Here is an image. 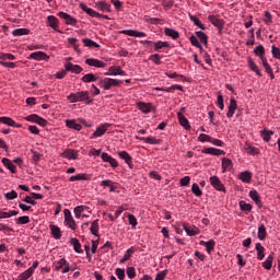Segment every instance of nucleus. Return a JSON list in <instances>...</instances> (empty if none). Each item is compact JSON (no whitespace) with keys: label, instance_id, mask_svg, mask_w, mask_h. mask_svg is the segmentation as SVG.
<instances>
[{"label":"nucleus","instance_id":"nucleus-47","mask_svg":"<svg viewBox=\"0 0 280 280\" xmlns=\"http://www.w3.org/2000/svg\"><path fill=\"white\" fill-rule=\"evenodd\" d=\"M189 19L191 22H194V25H196V27H199V30H206L205 24L200 22V19H198V16L189 14Z\"/></svg>","mask_w":280,"mask_h":280},{"label":"nucleus","instance_id":"nucleus-8","mask_svg":"<svg viewBox=\"0 0 280 280\" xmlns=\"http://www.w3.org/2000/svg\"><path fill=\"white\" fill-rule=\"evenodd\" d=\"M202 154H210L211 156H224L226 152L222 149H215V148H205L201 150Z\"/></svg>","mask_w":280,"mask_h":280},{"label":"nucleus","instance_id":"nucleus-3","mask_svg":"<svg viewBox=\"0 0 280 280\" xmlns=\"http://www.w3.org/2000/svg\"><path fill=\"white\" fill-rule=\"evenodd\" d=\"M63 224L71 231H77L78 230V223H75V219H73V214H71V210L65 209L63 210Z\"/></svg>","mask_w":280,"mask_h":280},{"label":"nucleus","instance_id":"nucleus-38","mask_svg":"<svg viewBox=\"0 0 280 280\" xmlns=\"http://www.w3.org/2000/svg\"><path fill=\"white\" fill-rule=\"evenodd\" d=\"M81 80L85 83L89 84L91 82H97L98 78L94 73H88L81 78Z\"/></svg>","mask_w":280,"mask_h":280},{"label":"nucleus","instance_id":"nucleus-52","mask_svg":"<svg viewBox=\"0 0 280 280\" xmlns=\"http://www.w3.org/2000/svg\"><path fill=\"white\" fill-rule=\"evenodd\" d=\"M261 135H262L264 141H266V143H268V142H270V139L272 138V135H275V132H272L271 130L264 129L261 131Z\"/></svg>","mask_w":280,"mask_h":280},{"label":"nucleus","instance_id":"nucleus-60","mask_svg":"<svg viewBox=\"0 0 280 280\" xmlns=\"http://www.w3.org/2000/svg\"><path fill=\"white\" fill-rule=\"evenodd\" d=\"M115 273H116V277H117L119 280L126 279V270H125V269L117 268Z\"/></svg>","mask_w":280,"mask_h":280},{"label":"nucleus","instance_id":"nucleus-1","mask_svg":"<svg viewBox=\"0 0 280 280\" xmlns=\"http://www.w3.org/2000/svg\"><path fill=\"white\" fill-rule=\"evenodd\" d=\"M122 84V80L113 78H104L98 81V86L103 91H110V89H117V86H121Z\"/></svg>","mask_w":280,"mask_h":280},{"label":"nucleus","instance_id":"nucleus-36","mask_svg":"<svg viewBox=\"0 0 280 280\" xmlns=\"http://www.w3.org/2000/svg\"><path fill=\"white\" fill-rule=\"evenodd\" d=\"M164 34L165 36H170L171 38H173V40H176V38L180 37V34L174 28H165Z\"/></svg>","mask_w":280,"mask_h":280},{"label":"nucleus","instance_id":"nucleus-12","mask_svg":"<svg viewBox=\"0 0 280 280\" xmlns=\"http://www.w3.org/2000/svg\"><path fill=\"white\" fill-rule=\"evenodd\" d=\"M28 60H49V55H47L45 51H34L28 56Z\"/></svg>","mask_w":280,"mask_h":280},{"label":"nucleus","instance_id":"nucleus-30","mask_svg":"<svg viewBox=\"0 0 280 280\" xmlns=\"http://www.w3.org/2000/svg\"><path fill=\"white\" fill-rule=\"evenodd\" d=\"M67 128H71L72 130L80 131L82 130V125L78 124L75 119H67L66 120Z\"/></svg>","mask_w":280,"mask_h":280},{"label":"nucleus","instance_id":"nucleus-61","mask_svg":"<svg viewBox=\"0 0 280 280\" xmlns=\"http://www.w3.org/2000/svg\"><path fill=\"white\" fill-rule=\"evenodd\" d=\"M127 277L129 279H135V277H137V270H135V267L127 268Z\"/></svg>","mask_w":280,"mask_h":280},{"label":"nucleus","instance_id":"nucleus-55","mask_svg":"<svg viewBox=\"0 0 280 280\" xmlns=\"http://www.w3.org/2000/svg\"><path fill=\"white\" fill-rule=\"evenodd\" d=\"M190 43L194 47H197L198 49L202 50V45L200 44V40H198V37L190 36Z\"/></svg>","mask_w":280,"mask_h":280},{"label":"nucleus","instance_id":"nucleus-45","mask_svg":"<svg viewBox=\"0 0 280 280\" xmlns=\"http://www.w3.org/2000/svg\"><path fill=\"white\" fill-rule=\"evenodd\" d=\"M13 215H19V211L10 210L9 212H3L0 210V220H5L8 218H13Z\"/></svg>","mask_w":280,"mask_h":280},{"label":"nucleus","instance_id":"nucleus-46","mask_svg":"<svg viewBox=\"0 0 280 280\" xmlns=\"http://www.w3.org/2000/svg\"><path fill=\"white\" fill-rule=\"evenodd\" d=\"M135 253V247H130L129 249L126 250L124 257L120 259V264H126V261H128V259H130V257H132Z\"/></svg>","mask_w":280,"mask_h":280},{"label":"nucleus","instance_id":"nucleus-31","mask_svg":"<svg viewBox=\"0 0 280 280\" xmlns=\"http://www.w3.org/2000/svg\"><path fill=\"white\" fill-rule=\"evenodd\" d=\"M200 245L206 246V250L209 255H211V252L213 250V248H215V242L213 240H210L208 242L201 241Z\"/></svg>","mask_w":280,"mask_h":280},{"label":"nucleus","instance_id":"nucleus-57","mask_svg":"<svg viewBox=\"0 0 280 280\" xmlns=\"http://www.w3.org/2000/svg\"><path fill=\"white\" fill-rule=\"evenodd\" d=\"M198 140L201 141V143H211V136L207 135V133H201L199 137H198Z\"/></svg>","mask_w":280,"mask_h":280},{"label":"nucleus","instance_id":"nucleus-42","mask_svg":"<svg viewBox=\"0 0 280 280\" xmlns=\"http://www.w3.org/2000/svg\"><path fill=\"white\" fill-rule=\"evenodd\" d=\"M90 231L92 235H95L97 237L100 233V220H94L91 224Z\"/></svg>","mask_w":280,"mask_h":280},{"label":"nucleus","instance_id":"nucleus-51","mask_svg":"<svg viewBox=\"0 0 280 280\" xmlns=\"http://www.w3.org/2000/svg\"><path fill=\"white\" fill-rule=\"evenodd\" d=\"M268 233L266 232V225H260L258 228V240H260L261 242H264V240H266V235Z\"/></svg>","mask_w":280,"mask_h":280},{"label":"nucleus","instance_id":"nucleus-33","mask_svg":"<svg viewBox=\"0 0 280 280\" xmlns=\"http://www.w3.org/2000/svg\"><path fill=\"white\" fill-rule=\"evenodd\" d=\"M47 23L48 27H51L52 30H58V18H56L55 15H48Z\"/></svg>","mask_w":280,"mask_h":280},{"label":"nucleus","instance_id":"nucleus-16","mask_svg":"<svg viewBox=\"0 0 280 280\" xmlns=\"http://www.w3.org/2000/svg\"><path fill=\"white\" fill-rule=\"evenodd\" d=\"M62 159H68V161H75L78 159V151L73 149H67L61 153Z\"/></svg>","mask_w":280,"mask_h":280},{"label":"nucleus","instance_id":"nucleus-2","mask_svg":"<svg viewBox=\"0 0 280 280\" xmlns=\"http://www.w3.org/2000/svg\"><path fill=\"white\" fill-rule=\"evenodd\" d=\"M70 104H75L77 102H85V104H92L93 98L89 96V91H80L77 93H71L68 95Z\"/></svg>","mask_w":280,"mask_h":280},{"label":"nucleus","instance_id":"nucleus-44","mask_svg":"<svg viewBox=\"0 0 280 280\" xmlns=\"http://www.w3.org/2000/svg\"><path fill=\"white\" fill-rule=\"evenodd\" d=\"M83 45L85 47H90L91 49H98L100 44H97L96 42L92 40L91 38H84L83 39Z\"/></svg>","mask_w":280,"mask_h":280},{"label":"nucleus","instance_id":"nucleus-53","mask_svg":"<svg viewBox=\"0 0 280 280\" xmlns=\"http://www.w3.org/2000/svg\"><path fill=\"white\" fill-rule=\"evenodd\" d=\"M191 191L194 196H196L197 198H200V196H202V189H200V186H198V184L196 183L192 184Z\"/></svg>","mask_w":280,"mask_h":280},{"label":"nucleus","instance_id":"nucleus-35","mask_svg":"<svg viewBox=\"0 0 280 280\" xmlns=\"http://www.w3.org/2000/svg\"><path fill=\"white\" fill-rule=\"evenodd\" d=\"M86 209H89V207L86 206H78L74 208L73 211L77 220H82V214L84 213V211H86Z\"/></svg>","mask_w":280,"mask_h":280},{"label":"nucleus","instance_id":"nucleus-14","mask_svg":"<svg viewBox=\"0 0 280 280\" xmlns=\"http://www.w3.org/2000/svg\"><path fill=\"white\" fill-rule=\"evenodd\" d=\"M0 124H4V126H10L11 128H23V125L16 124L14 119L5 116L0 117Z\"/></svg>","mask_w":280,"mask_h":280},{"label":"nucleus","instance_id":"nucleus-39","mask_svg":"<svg viewBox=\"0 0 280 280\" xmlns=\"http://www.w3.org/2000/svg\"><path fill=\"white\" fill-rule=\"evenodd\" d=\"M70 244L73 246L74 253H82V244H80L78 238H70Z\"/></svg>","mask_w":280,"mask_h":280},{"label":"nucleus","instance_id":"nucleus-26","mask_svg":"<svg viewBox=\"0 0 280 280\" xmlns=\"http://www.w3.org/2000/svg\"><path fill=\"white\" fill-rule=\"evenodd\" d=\"M248 67L250 71H253L254 73H256V75H258V78H261V75H264L261 73V70H259V67L257 66V63H255V61L253 60V58H248Z\"/></svg>","mask_w":280,"mask_h":280},{"label":"nucleus","instance_id":"nucleus-22","mask_svg":"<svg viewBox=\"0 0 280 280\" xmlns=\"http://www.w3.org/2000/svg\"><path fill=\"white\" fill-rule=\"evenodd\" d=\"M66 71H70L71 73H75L77 75L80 74L83 69L79 65H73L71 62H68L65 65Z\"/></svg>","mask_w":280,"mask_h":280},{"label":"nucleus","instance_id":"nucleus-32","mask_svg":"<svg viewBox=\"0 0 280 280\" xmlns=\"http://www.w3.org/2000/svg\"><path fill=\"white\" fill-rule=\"evenodd\" d=\"M273 261H275V254H270L267 257L266 261L262 262V268H265V270H271Z\"/></svg>","mask_w":280,"mask_h":280},{"label":"nucleus","instance_id":"nucleus-13","mask_svg":"<svg viewBox=\"0 0 280 280\" xmlns=\"http://www.w3.org/2000/svg\"><path fill=\"white\" fill-rule=\"evenodd\" d=\"M120 34H125V36H132L133 38H145L144 32H139L136 30H122Z\"/></svg>","mask_w":280,"mask_h":280},{"label":"nucleus","instance_id":"nucleus-15","mask_svg":"<svg viewBox=\"0 0 280 280\" xmlns=\"http://www.w3.org/2000/svg\"><path fill=\"white\" fill-rule=\"evenodd\" d=\"M80 8H81V10H83V12H86L89 14V16H92V19H102V14H100L97 11L89 8L85 3H81Z\"/></svg>","mask_w":280,"mask_h":280},{"label":"nucleus","instance_id":"nucleus-7","mask_svg":"<svg viewBox=\"0 0 280 280\" xmlns=\"http://www.w3.org/2000/svg\"><path fill=\"white\" fill-rule=\"evenodd\" d=\"M104 75H122L126 77L127 73L121 69L120 66H110L107 70V72L104 73Z\"/></svg>","mask_w":280,"mask_h":280},{"label":"nucleus","instance_id":"nucleus-56","mask_svg":"<svg viewBox=\"0 0 280 280\" xmlns=\"http://www.w3.org/2000/svg\"><path fill=\"white\" fill-rule=\"evenodd\" d=\"M254 54H256V56H259V58H261L264 54H266V49L264 48L262 45H259L254 49Z\"/></svg>","mask_w":280,"mask_h":280},{"label":"nucleus","instance_id":"nucleus-19","mask_svg":"<svg viewBox=\"0 0 280 280\" xmlns=\"http://www.w3.org/2000/svg\"><path fill=\"white\" fill-rule=\"evenodd\" d=\"M118 156L125 161L126 165H128L130 170H132V156H130L126 151L118 152Z\"/></svg>","mask_w":280,"mask_h":280},{"label":"nucleus","instance_id":"nucleus-17","mask_svg":"<svg viewBox=\"0 0 280 280\" xmlns=\"http://www.w3.org/2000/svg\"><path fill=\"white\" fill-rule=\"evenodd\" d=\"M235 110H237V101L232 97L230 98V105H229V110L226 113V117L231 119L235 115Z\"/></svg>","mask_w":280,"mask_h":280},{"label":"nucleus","instance_id":"nucleus-37","mask_svg":"<svg viewBox=\"0 0 280 280\" xmlns=\"http://www.w3.org/2000/svg\"><path fill=\"white\" fill-rule=\"evenodd\" d=\"M184 231L189 237H194V235H198L200 233V230L198 228H191L188 225H184Z\"/></svg>","mask_w":280,"mask_h":280},{"label":"nucleus","instance_id":"nucleus-54","mask_svg":"<svg viewBox=\"0 0 280 280\" xmlns=\"http://www.w3.org/2000/svg\"><path fill=\"white\" fill-rule=\"evenodd\" d=\"M32 275H34V272L27 269L18 277V280H27L30 277H32Z\"/></svg>","mask_w":280,"mask_h":280},{"label":"nucleus","instance_id":"nucleus-10","mask_svg":"<svg viewBox=\"0 0 280 280\" xmlns=\"http://www.w3.org/2000/svg\"><path fill=\"white\" fill-rule=\"evenodd\" d=\"M85 65L89 67H95L96 69H104L106 67V62L95 58L86 59Z\"/></svg>","mask_w":280,"mask_h":280},{"label":"nucleus","instance_id":"nucleus-9","mask_svg":"<svg viewBox=\"0 0 280 280\" xmlns=\"http://www.w3.org/2000/svg\"><path fill=\"white\" fill-rule=\"evenodd\" d=\"M208 20L214 27H218L219 32H222V30H224V20H220L217 15L213 14H210L208 16Z\"/></svg>","mask_w":280,"mask_h":280},{"label":"nucleus","instance_id":"nucleus-62","mask_svg":"<svg viewBox=\"0 0 280 280\" xmlns=\"http://www.w3.org/2000/svg\"><path fill=\"white\" fill-rule=\"evenodd\" d=\"M67 266V259L61 258L56 265H55V270H60L61 268H65Z\"/></svg>","mask_w":280,"mask_h":280},{"label":"nucleus","instance_id":"nucleus-25","mask_svg":"<svg viewBox=\"0 0 280 280\" xmlns=\"http://www.w3.org/2000/svg\"><path fill=\"white\" fill-rule=\"evenodd\" d=\"M2 164L4 165V167H7V170L11 172V174H16V165H14V163H12L10 159L3 158Z\"/></svg>","mask_w":280,"mask_h":280},{"label":"nucleus","instance_id":"nucleus-29","mask_svg":"<svg viewBox=\"0 0 280 280\" xmlns=\"http://www.w3.org/2000/svg\"><path fill=\"white\" fill-rule=\"evenodd\" d=\"M95 8H97V10H101V12H110V4L106 1L95 2Z\"/></svg>","mask_w":280,"mask_h":280},{"label":"nucleus","instance_id":"nucleus-41","mask_svg":"<svg viewBox=\"0 0 280 280\" xmlns=\"http://www.w3.org/2000/svg\"><path fill=\"white\" fill-rule=\"evenodd\" d=\"M241 211L244 213H250L253 211V206L250 203H246V201L242 200L238 202Z\"/></svg>","mask_w":280,"mask_h":280},{"label":"nucleus","instance_id":"nucleus-59","mask_svg":"<svg viewBox=\"0 0 280 280\" xmlns=\"http://www.w3.org/2000/svg\"><path fill=\"white\" fill-rule=\"evenodd\" d=\"M153 45L155 47V51H159V49H163V47H170V44L167 42H156Z\"/></svg>","mask_w":280,"mask_h":280},{"label":"nucleus","instance_id":"nucleus-11","mask_svg":"<svg viewBox=\"0 0 280 280\" xmlns=\"http://www.w3.org/2000/svg\"><path fill=\"white\" fill-rule=\"evenodd\" d=\"M101 159H102L103 163H109L110 167H113L114 170L116 167H119V163L117 162V160H115L108 153H102Z\"/></svg>","mask_w":280,"mask_h":280},{"label":"nucleus","instance_id":"nucleus-49","mask_svg":"<svg viewBox=\"0 0 280 280\" xmlns=\"http://www.w3.org/2000/svg\"><path fill=\"white\" fill-rule=\"evenodd\" d=\"M27 34H30L28 28H15L12 32L13 36H27Z\"/></svg>","mask_w":280,"mask_h":280},{"label":"nucleus","instance_id":"nucleus-27","mask_svg":"<svg viewBox=\"0 0 280 280\" xmlns=\"http://www.w3.org/2000/svg\"><path fill=\"white\" fill-rule=\"evenodd\" d=\"M221 165L223 172H231V170H233V161H231L229 158H223Z\"/></svg>","mask_w":280,"mask_h":280},{"label":"nucleus","instance_id":"nucleus-18","mask_svg":"<svg viewBox=\"0 0 280 280\" xmlns=\"http://www.w3.org/2000/svg\"><path fill=\"white\" fill-rule=\"evenodd\" d=\"M137 108L148 115V113H152V103L139 102L137 103Z\"/></svg>","mask_w":280,"mask_h":280},{"label":"nucleus","instance_id":"nucleus-21","mask_svg":"<svg viewBox=\"0 0 280 280\" xmlns=\"http://www.w3.org/2000/svg\"><path fill=\"white\" fill-rule=\"evenodd\" d=\"M249 198H252V200L255 201V205H257L259 209L264 207V203L261 202V197L259 196V192H257V190H250Z\"/></svg>","mask_w":280,"mask_h":280},{"label":"nucleus","instance_id":"nucleus-6","mask_svg":"<svg viewBox=\"0 0 280 280\" xmlns=\"http://www.w3.org/2000/svg\"><path fill=\"white\" fill-rule=\"evenodd\" d=\"M58 16H59V19H62L65 21L66 25H72V26L78 25V20L75 18L71 16L67 12L60 11L58 13Z\"/></svg>","mask_w":280,"mask_h":280},{"label":"nucleus","instance_id":"nucleus-4","mask_svg":"<svg viewBox=\"0 0 280 280\" xmlns=\"http://www.w3.org/2000/svg\"><path fill=\"white\" fill-rule=\"evenodd\" d=\"M25 121H31L32 124H37L38 126H42L45 128L47 126V119L36 115V114H31L26 117H24Z\"/></svg>","mask_w":280,"mask_h":280},{"label":"nucleus","instance_id":"nucleus-58","mask_svg":"<svg viewBox=\"0 0 280 280\" xmlns=\"http://www.w3.org/2000/svg\"><path fill=\"white\" fill-rule=\"evenodd\" d=\"M271 54L276 60H280V48L276 47L275 45L271 46Z\"/></svg>","mask_w":280,"mask_h":280},{"label":"nucleus","instance_id":"nucleus-40","mask_svg":"<svg viewBox=\"0 0 280 280\" xmlns=\"http://www.w3.org/2000/svg\"><path fill=\"white\" fill-rule=\"evenodd\" d=\"M256 250H257V259L261 261L264 257H266V254H264V250H266V248L261 245V243H256Z\"/></svg>","mask_w":280,"mask_h":280},{"label":"nucleus","instance_id":"nucleus-34","mask_svg":"<svg viewBox=\"0 0 280 280\" xmlns=\"http://www.w3.org/2000/svg\"><path fill=\"white\" fill-rule=\"evenodd\" d=\"M75 180H91V177L85 173L77 174L70 177V183H75Z\"/></svg>","mask_w":280,"mask_h":280},{"label":"nucleus","instance_id":"nucleus-50","mask_svg":"<svg viewBox=\"0 0 280 280\" xmlns=\"http://www.w3.org/2000/svg\"><path fill=\"white\" fill-rule=\"evenodd\" d=\"M197 38H199L200 43H203V45H207L209 37H207V34L202 31L196 32Z\"/></svg>","mask_w":280,"mask_h":280},{"label":"nucleus","instance_id":"nucleus-24","mask_svg":"<svg viewBox=\"0 0 280 280\" xmlns=\"http://www.w3.org/2000/svg\"><path fill=\"white\" fill-rule=\"evenodd\" d=\"M177 118L180 126H183L185 130L191 129V126L189 125V120L185 117V115H183L182 113H177Z\"/></svg>","mask_w":280,"mask_h":280},{"label":"nucleus","instance_id":"nucleus-43","mask_svg":"<svg viewBox=\"0 0 280 280\" xmlns=\"http://www.w3.org/2000/svg\"><path fill=\"white\" fill-rule=\"evenodd\" d=\"M244 150L247 152V154H250L252 156H257V154H259V149L250 144H246L244 147Z\"/></svg>","mask_w":280,"mask_h":280},{"label":"nucleus","instance_id":"nucleus-20","mask_svg":"<svg viewBox=\"0 0 280 280\" xmlns=\"http://www.w3.org/2000/svg\"><path fill=\"white\" fill-rule=\"evenodd\" d=\"M50 235H52L54 240H60L62 237V231L58 225L50 224Z\"/></svg>","mask_w":280,"mask_h":280},{"label":"nucleus","instance_id":"nucleus-23","mask_svg":"<svg viewBox=\"0 0 280 280\" xmlns=\"http://www.w3.org/2000/svg\"><path fill=\"white\" fill-rule=\"evenodd\" d=\"M110 127L109 124H103L100 127L96 128V130L93 132V137H103V135H106V130Z\"/></svg>","mask_w":280,"mask_h":280},{"label":"nucleus","instance_id":"nucleus-48","mask_svg":"<svg viewBox=\"0 0 280 280\" xmlns=\"http://www.w3.org/2000/svg\"><path fill=\"white\" fill-rule=\"evenodd\" d=\"M144 143H149L150 145H159L161 143V139L156 137H147L143 139Z\"/></svg>","mask_w":280,"mask_h":280},{"label":"nucleus","instance_id":"nucleus-5","mask_svg":"<svg viewBox=\"0 0 280 280\" xmlns=\"http://www.w3.org/2000/svg\"><path fill=\"white\" fill-rule=\"evenodd\" d=\"M210 185L215 189L217 191H224L226 192V187H224V184L220 180L219 176H211L210 177Z\"/></svg>","mask_w":280,"mask_h":280},{"label":"nucleus","instance_id":"nucleus-28","mask_svg":"<svg viewBox=\"0 0 280 280\" xmlns=\"http://www.w3.org/2000/svg\"><path fill=\"white\" fill-rule=\"evenodd\" d=\"M238 178L242 183H246L248 185L250 184V180H253V174L248 171H244L238 175Z\"/></svg>","mask_w":280,"mask_h":280},{"label":"nucleus","instance_id":"nucleus-63","mask_svg":"<svg viewBox=\"0 0 280 280\" xmlns=\"http://www.w3.org/2000/svg\"><path fill=\"white\" fill-rule=\"evenodd\" d=\"M264 16V23L270 25V23H272V14H270L269 11H265Z\"/></svg>","mask_w":280,"mask_h":280},{"label":"nucleus","instance_id":"nucleus-64","mask_svg":"<svg viewBox=\"0 0 280 280\" xmlns=\"http://www.w3.org/2000/svg\"><path fill=\"white\" fill-rule=\"evenodd\" d=\"M18 224H30V217L28 215L19 217Z\"/></svg>","mask_w":280,"mask_h":280}]
</instances>
